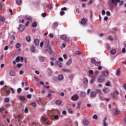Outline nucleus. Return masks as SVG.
Returning a JSON list of instances; mask_svg holds the SVG:
<instances>
[{
	"label": "nucleus",
	"instance_id": "nucleus-1",
	"mask_svg": "<svg viewBox=\"0 0 126 126\" xmlns=\"http://www.w3.org/2000/svg\"><path fill=\"white\" fill-rule=\"evenodd\" d=\"M104 81H105V76L101 75L97 78V82L98 83H103Z\"/></svg>",
	"mask_w": 126,
	"mask_h": 126
},
{
	"label": "nucleus",
	"instance_id": "nucleus-2",
	"mask_svg": "<svg viewBox=\"0 0 126 126\" xmlns=\"http://www.w3.org/2000/svg\"><path fill=\"white\" fill-rule=\"evenodd\" d=\"M71 99L72 101H77L79 99V96L78 94H75L71 97Z\"/></svg>",
	"mask_w": 126,
	"mask_h": 126
},
{
	"label": "nucleus",
	"instance_id": "nucleus-3",
	"mask_svg": "<svg viewBox=\"0 0 126 126\" xmlns=\"http://www.w3.org/2000/svg\"><path fill=\"white\" fill-rule=\"evenodd\" d=\"M25 29V27L24 25H19L18 27V30L20 32H23L24 31V30Z\"/></svg>",
	"mask_w": 126,
	"mask_h": 126
},
{
	"label": "nucleus",
	"instance_id": "nucleus-4",
	"mask_svg": "<svg viewBox=\"0 0 126 126\" xmlns=\"http://www.w3.org/2000/svg\"><path fill=\"white\" fill-rule=\"evenodd\" d=\"M90 96H91V98H95V97H96V96H97L96 92L95 91L91 92Z\"/></svg>",
	"mask_w": 126,
	"mask_h": 126
},
{
	"label": "nucleus",
	"instance_id": "nucleus-5",
	"mask_svg": "<svg viewBox=\"0 0 126 126\" xmlns=\"http://www.w3.org/2000/svg\"><path fill=\"white\" fill-rule=\"evenodd\" d=\"M19 98L20 100H21V101H26V96H25L19 95Z\"/></svg>",
	"mask_w": 126,
	"mask_h": 126
},
{
	"label": "nucleus",
	"instance_id": "nucleus-6",
	"mask_svg": "<svg viewBox=\"0 0 126 126\" xmlns=\"http://www.w3.org/2000/svg\"><path fill=\"white\" fill-rule=\"evenodd\" d=\"M57 26H59V23L56 22H55L53 25V26H52V28L53 29H56V28H57Z\"/></svg>",
	"mask_w": 126,
	"mask_h": 126
},
{
	"label": "nucleus",
	"instance_id": "nucleus-7",
	"mask_svg": "<svg viewBox=\"0 0 126 126\" xmlns=\"http://www.w3.org/2000/svg\"><path fill=\"white\" fill-rule=\"evenodd\" d=\"M34 43L35 46H39V44H40V41L38 39H34Z\"/></svg>",
	"mask_w": 126,
	"mask_h": 126
},
{
	"label": "nucleus",
	"instance_id": "nucleus-8",
	"mask_svg": "<svg viewBox=\"0 0 126 126\" xmlns=\"http://www.w3.org/2000/svg\"><path fill=\"white\" fill-rule=\"evenodd\" d=\"M102 74L103 76H106V77H108L109 76V72L107 71H104L102 72Z\"/></svg>",
	"mask_w": 126,
	"mask_h": 126
},
{
	"label": "nucleus",
	"instance_id": "nucleus-9",
	"mask_svg": "<svg viewBox=\"0 0 126 126\" xmlns=\"http://www.w3.org/2000/svg\"><path fill=\"white\" fill-rule=\"evenodd\" d=\"M9 74L11 76H15L16 75L15 71H14V70H11L9 72Z\"/></svg>",
	"mask_w": 126,
	"mask_h": 126
},
{
	"label": "nucleus",
	"instance_id": "nucleus-10",
	"mask_svg": "<svg viewBox=\"0 0 126 126\" xmlns=\"http://www.w3.org/2000/svg\"><path fill=\"white\" fill-rule=\"evenodd\" d=\"M80 95L81 97H82V98H84V97L86 96V93H85V92H81L80 93Z\"/></svg>",
	"mask_w": 126,
	"mask_h": 126
},
{
	"label": "nucleus",
	"instance_id": "nucleus-11",
	"mask_svg": "<svg viewBox=\"0 0 126 126\" xmlns=\"http://www.w3.org/2000/svg\"><path fill=\"white\" fill-rule=\"evenodd\" d=\"M25 19V20H28L29 21H32V17L29 16H26Z\"/></svg>",
	"mask_w": 126,
	"mask_h": 126
},
{
	"label": "nucleus",
	"instance_id": "nucleus-12",
	"mask_svg": "<svg viewBox=\"0 0 126 126\" xmlns=\"http://www.w3.org/2000/svg\"><path fill=\"white\" fill-rule=\"evenodd\" d=\"M55 103H56V105H62L63 101L61 100L58 99V100H56Z\"/></svg>",
	"mask_w": 126,
	"mask_h": 126
},
{
	"label": "nucleus",
	"instance_id": "nucleus-13",
	"mask_svg": "<svg viewBox=\"0 0 126 126\" xmlns=\"http://www.w3.org/2000/svg\"><path fill=\"white\" fill-rule=\"evenodd\" d=\"M83 124H84V126H88V125H89V122H88V120H84Z\"/></svg>",
	"mask_w": 126,
	"mask_h": 126
},
{
	"label": "nucleus",
	"instance_id": "nucleus-14",
	"mask_svg": "<svg viewBox=\"0 0 126 126\" xmlns=\"http://www.w3.org/2000/svg\"><path fill=\"white\" fill-rule=\"evenodd\" d=\"M83 83L85 85L88 84V79L86 78H84L83 80Z\"/></svg>",
	"mask_w": 126,
	"mask_h": 126
},
{
	"label": "nucleus",
	"instance_id": "nucleus-15",
	"mask_svg": "<svg viewBox=\"0 0 126 126\" xmlns=\"http://www.w3.org/2000/svg\"><path fill=\"white\" fill-rule=\"evenodd\" d=\"M60 38L61 40H64L65 41V39H66V35L65 34L62 35H61Z\"/></svg>",
	"mask_w": 126,
	"mask_h": 126
},
{
	"label": "nucleus",
	"instance_id": "nucleus-16",
	"mask_svg": "<svg viewBox=\"0 0 126 126\" xmlns=\"http://www.w3.org/2000/svg\"><path fill=\"white\" fill-rule=\"evenodd\" d=\"M96 94H98L99 95H102V92H101V90L99 89H96L95 90Z\"/></svg>",
	"mask_w": 126,
	"mask_h": 126
},
{
	"label": "nucleus",
	"instance_id": "nucleus-17",
	"mask_svg": "<svg viewBox=\"0 0 126 126\" xmlns=\"http://www.w3.org/2000/svg\"><path fill=\"white\" fill-rule=\"evenodd\" d=\"M46 7H47V8H48L50 10L53 9V4L50 3L49 4L47 5Z\"/></svg>",
	"mask_w": 126,
	"mask_h": 126
},
{
	"label": "nucleus",
	"instance_id": "nucleus-18",
	"mask_svg": "<svg viewBox=\"0 0 126 126\" xmlns=\"http://www.w3.org/2000/svg\"><path fill=\"white\" fill-rule=\"evenodd\" d=\"M31 51L32 52V53H35V51H36V48H35V46H32L31 47Z\"/></svg>",
	"mask_w": 126,
	"mask_h": 126
},
{
	"label": "nucleus",
	"instance_id": "nucleus-19",
	"mask_svg": "<svg viewBox=\"0 0 126 126\" xmlns=\"http://www.w3.org/2000/svg\"><path fill=\"white\" fill-rule=\"evenodd\" d=\"M121 113V111L118 109V108L115 109L114 114L115 115H119V114Z\"/></svg>",
	"mask_w": 126,
	"mask_h": 126
},
{
	"label": "nucleus",
	"instance_id": "nucleus-20",
	"mask_svg": "<svg viewBox=\"0 0 126 126\" xmlns=\"http://www.w3.org/2000/svg\"><path fill=\"white\" fill-rule=\"evenodd\" d=\"M58 80H60V81L62 80H63V75H59V76H58Z\"/></svg>",
	"mask_w": 126,
	"mask_h": 126
},
{
	"label": "nucleus",
	"instance_id": "nucleus-21",
	"mask_svg": "<svg viewBox=\"0 0 126 126\" xmlns=\"http://www.w3.org/2000/svg\"><path fill=\"white\" fill-rule=\"evenodd\" d=\"M120 74H121V69H120V68H119L116 70V75H117V76H119V75H120Z\"/></svg>",
	"mask_w": 126,
	"mask_h": 126
},
{
	"label": "nucleus",
	"instance_id": "nucleus-22",
	"mask_svg": "<svg viewBox=\"0 0 126 126\" xmlns=\"http://www.w3.org/2000/svg\"><path fill=\"white\" fill-rule=\"evenodd\" d=\"M87 21V19L84 18L81 21V24H85V23H86Z\"/></svg>",
	"mask_w": 126,
	"mask_h": 126
},
{
	"label": "nucleus",
	"instance_id": "nucleus-23",
	"mask_svg": "<svg viewBox=\"0 0 126 126\" xmlns=\"http://www.w3.org/2000/svg\"><path fill=\"white\" fill-rule=\"evenodd\" d=\"M106 121H107V117H105L104 118V120H103V125H104V126H108V124H107V123H106Z\"/></svg>",
	"mask_w": 126,
	"mask_h": 126
},
{
	"label": "nucleus",
	"instance_id": "nucleus-24",
	"mask_svg": "<svg viewBox=\"0 0 126 126\" xmlns=\"http://www.w3.org/2000/svg\"><path fill=\"white\" fill-rule=\"evenodd\" d=\"M70 41H71V38H70L69 37H68V38L66 37V39H65L64 42L65 43H69V42H70Z\"/></svg>",
	"mask_w": 126,
	"mask_h": 126
},
{
	"label": "nucleus",
	"instance_id": "nucleus-25",
	"mask_svg": "<svg viewBox=\"0 0 126 126\" xmlns=\"http://www.w3.org/2000/svg\"><path fill=\"white\" fill-rule=\"evenodd\" d=\"M62 71H63L64 72H70V70L68 69L62 68Z\"/></svg>",
	"mask_w": 126,
	"mask_h": 126
},
{
	"label": "nucleus",
	"instance_id": "nucleus-26",
	"mask_svg": "<svg viewBox=\"0 0 126 126\" xmlns=\"http://www.w3.org/2000/svg\"><path fill=\"white\" fill-rule=\"evenodd\" d=\"M111 95L113 98V99H117V98L118 97V95H116V94H115L114 93H111Z\"/></svg>",
	"mask_w": 126,
	"mask_h": 126
},
{
	"label": "nucleus",
	"instance_id": "nucleus-27",
	"mask_svg": "<svg viewBox=\"0 0 126 126\" xmlns=\"http://www.w3.org/2000/svg\"><path fill=\"white\" fill-rule=\"evenodd\" d=\"M44 42L45 45V47H46V48H48V46H49V41L48 40H45Z\"/></svg>",
	"mask_w": 126,
	"mask_h": 126
},
{
	"label": "nucleus",
	"instance_id": "nucleus-28",
	"mask_svg": "<svg viewBox=\"0 0 126 126\" xmlns=\"http://www.w3.org/2000/svg\"><path fill=\"white\" fill-rule=\"evenodd\" d=\"M116 51L115 49H112L110 51V53L111 54V55H115V54H116Z\"/></svg>",
	"mask_w": 126,
	"mask_h": 126
},
{
	"label": "nucleus",
	"instance_id": "nucleus-29",
	"mask_svg": "<svg viewBox=\"0 0 126 126\" xmlns=\"http://www.w3.org/2000/svg\"><path fill=\"white\" fill-rule=\"evenodd\" d=\"M21 47V44H20V43H17L15 45V48L16 49H19V48Z\"/></svg>",
	"mask_w": 126,
	"mask_h": 126
},
{
	"label": "nucleus",
	"instance_id": "nucleus-30",
	"mask_svg": "<svg viewBox=\"0 0 126 126\" xmlns=\"http://www.w3.org/2000/svg\"><path fill=\"white\" fill-rule=\"evenodd\" d=\"M91 62L92 63H93V64H94L96 63V60H95V58H92L91 60Z\"/></svg>",
	"mask_w": 126,
	"mask_h": 126
},
{
	"label": "nucleus",
	"instance_id": "nucleus-31",
	"mask_svg": "<svg viewBox=\"0 0 126 126\" xmlns=\"http://www.w3.org/2000/svg\"><path fill=\"white\" fill-rule=\"evenodd\" d=\"M71 63H72V60L71 59H69L68 62L66 63V64L67 65H69V64H70Z\"/></svg>",
	"mask_w": 126,
	"mask_h": 126
},
{
	"label": "nucleus",
	"instance_id": "nucleus-32",
	"mask_svg": "<svg viewBox=\"0 0 126 126\" xmlns=\"http://www.w3.org/2000/svg\"><path fill=\"white\" fill-rule=\"evenodd\" d=\"M32 26L33 28H35V27H37V23L36 22H33L32 24Z\"/></svg>",
	"mask_w": 126,
	"mask_h": 126
},
{
	"label": "nucleus",
	"instance_id": "nucleus-33",
	"mask_svg": "<svg viewBox=\"0 0 126 126\" xmlns=\"http://www.w3.org/2000/svg\"><path fill=\"white\" fill-rule=\"evenodd\" d=\"M109 9H110V10H113L114 9V4H110Z\"/></svg>",
	"mask_w": 126,
	"mask_h": 126
},
{
	"label": "nucleus",
	"instance_id": "nucleus-34",
	"mask_svg": "<svg viewBox=\"0 0 126 126\" xmlns=\"http://www.w3.org/2000/svg\"><path fill=\"white\" fill-rule=\"evenodd\" d=\"M56 63L59 65V67H63V64L60 61H57L56 62Z\"/></svg>",
	"mask_w": 126,
	"mask_h": 126
},
{
	"label": "nucleus",
	"instance_id": "nucleus-35",
	"mask_svg": "<svg viewBox=\"0 0 126 126\" xmlns=\"http://www.w3.org/2000/svg\"><path fill=\"white\" fill-rule=\"evenodd\" d=\"M39 60L40 61V62H44V61H45V58L41 56L39 57Z\"/></svg>",
	"mask_w": 126,
	"mask_h": 126
},
{
	"label": "nucleus",
	"instance_id": "nucleus-36",
	"mask_svg": "<svg viewBox=\"0 0 126 126\" xmlns=\"http://www.w3.org/2000/svg\"><path fill=\"white\" fill-rule=\"evenodd\" d=\"M42 121L43 123V124H44L46 122H47V118L43 117L42 118Z\"/></svg>",
	"mask_w": 126,
	"mask_h": 126
},
{
	"label": "nucleus",
	"instance_id": "nucleus-37",
	"mask_svg": "<svg viewBox=\"0 0 126 126\" xmlns=\"http://www.w3.org/2000/svg\"><path fill=\"white\" fill-rule=\"evenodd\" d=\"M16 2L17 4H18V5H20V4H21V3H22V2L21 1V0H17L16 1Z\"/></svg>",
	"mask_w": 126,
	"mask_h": 126
},
{
	"label": "nucleus",
	"instance_id": "nucleus-38",
	"mask_svg": "<svg viewBox=\"0 0 126 126\" xmlns=\"http://www.w3.org/2000/svg\"><path fill=\"white\" fill-rule=\"evenodd\" d=\"M0 20L2 22H4V21H5V19H4V17L3 16H1L0 17Z\"/></svg>",
	"mask_w": 126,
	"mask_h": 126
},
{
	"label": "nucleus",
	"instance_id": "nucleus-39",
	"mask_svg": "<svg viewBox=\"0 0 126 126\" xmlns=\"http://www.w3.org/2000/svg\"><path fill=\"white\" fill-rule=\"evenodd\" d=\"M26 40L27 42H30L31 41V37L30 36H28L26 37Z\"/></svg>",
	"mask_w": 126,
	"mask_h": 126
},
{
	"label": "nucleus",
	"instance_id": "nucleus-40",
	"mask_svg": "<svg viewBox=\"0 0 126 126\" xmlns=\"http://www.w3.org/2000/svg\"><path fill=\"white\" fill-rule=\"evenodd\" d=\"M103 91L105 93H108V92H109L110 90H109V89H103Z\"/></svg>",
	"mask_w": 126,
	"mask_h": 126
},
{
	"label": "nucleus",
	"instance_id": "nucleus-41",
	"mask_svg": "<svg viewBox=\"0 0 126 126\" xmlns=\"http://www.w3.org/2000/svg\"><path fill=\"white\" fill-rule=\"evenodd\" d=\"M94 64L96 66H99V65H101V63H100V62H95Z\"/></svg>",
	"mask_w": 126,
	"mask_h": 126
},
{
	"label": "nucleus",
	"instance_id": "nucleus-42",
	"mask_svg": "<svg viewBox=\"0 0 126 126\" xmlns=\"http://www.w3.org/2000/svg\"><path fill=\"white\" fill-rule=\"evenodd\" d=\"M111 2L112 3H115L116 1L117 2H120V0H111Z\"/></svg>",
	"mask_w": 126,
	"mask_h": 126
},
{
	"label": "nucleus",
	"instance_id": "nucleus-43",
	"mask_svg": "<svg viewBox=\"0 0 126 126\" xmlns=\"http://www.w3.org/2000/svg\"><path fill=\"white\" fill-rule=\"evenodd\" d=\"M15 61H16V63H19V62L20 61V57H17L16 58Z\"/></svg>",
	"mask_w": 126,
	"mask_h": 126
},
{
	"label": "nucleus",
	"instance_id": "nucleus-44",
	"mask_svg": "<svg viewBox=\"0 0 126 126\" xmlns=\"http://www.w3.org/2000/svg\"><path fill=\"white\" fill-rule=\"evenodd\" d=\"M5 108L4 107H1L0 108V113H2V112H3V111H5Z\"/></svg>",
	"mask_w": 126,
	"mask_h": 126
},
{
	"label": "nucleus",
	"instance_id": "nucleus-45",
	"mask_svg": "<svg viewBox=\"0 0 126 126\" xmlns=\"http://www.w3.org/2000/svg\"><path fill=\"white\" fill-rule=\"evenodd\" d=\"M68 112L69 114H72L73 113V112L72 111V109L71 108H69L68 109Z\"/></svg>",
	"mask_w": 126,
	"mask_h": 126
},
{
	"label": "nucleus",
	"instance_id": "nucleus-46",
	"mask_svg": "<svg viewBox=\"0 0 126 126\" xmlns=\"http://www.w3.org/2000/svg\"><path fill=\"white\" fill-rule=\"evenodd\" d=\"M108 39L109 40H110V41H114V38H113V36H112V35H110L108 37Z\"/></svg>",
	"mask_w": 126,
	"mask_h": 126
},
{
	"label": "nucleus",
	"instance_id": "nucleus-47",
	"mask_svg": "<svg viewBox=\"0 0 126 126\" xmlns=\"http://www.w3.org/2000/svg\"><path fill=\"white\" fill-rule=\"evenodd\" d=\"M94 81H95V78L93 77L91 80V82H90L91 84H92V83H93Z\"/></svg>",
	"mask_w": 126,
	"mask_h": 126
},
{
	"label": "nucleus",
	"instance_id": "nucleus-48",
	"mask_svg": "<svg viewBox=\"0 0 126 126\" xmlns=\"http://www.w3.org/2000/svg\"><path fill=\"white\" fill-rule=\"evenodd\" d=\"M4 101L5 102V103H8V102H9V98L8 97H6L4 99Z\"/></svg>",
	"mask_w": 126,
	"mask_h": 126
},
{
	"label": "nucleus",
	"instance_id": "nucleus-49",
	"mask_svg": "<svg viewBox=\"0 0 126 126\" xmlns=\"http://www.w3.org/2000/svg\"><path fill=\"white\" fill-rule=\"evenodd\" d=\"M93 119H94V120H97V119H98V116H97V115H94L93 116Z\"/></svg>",
	"mask_w": 126,
	"mask_h": 126
},
{
	"label": "nucleus",
	"instance_id": "nucleus-50",
	"mask_svg": "<svg viewBox=\"0 0 126 126\" xmlns=\"http://www.w3.org/2000/svg\"><path fill=\"white\" fill-rule=\"evenodd\" d=\"M21 91H22V89L21 88H19L17 89L18 94H20V92H21Z\"/></svg>",
	"mask_w": 126,
	"mask_h": 126
},
{
	"label": "nucleus",
	"instance_id": "nucleus-51",
	"mask_svg": "<svg viewBox=\"0 0 126 126\" xmlns=\"http://www.w3.org/2000/svg\"><path fill=\"white\" fill-rule=\"evenodd\" d=\"M29 111H28V107H26L25 109V111L24 112L26 113V114H28Z\"/></svg>",
	"mask_w": 126,
	"mask_h": 126
},
{
	"label": "nucleus",
	"instance_id": "nucleus-52",
	"mask_svg": "<svg viewBox=\"0 0 126 126\" xmlns=\"http://www.w3.org/2000/svg\"><path fill=\"white\" fill-rule=\"evenodd\" d=\"M106 86H111V83H110V82H107L106 84H105Z\"/></svg>",
	"mask_w": 126,
	"mask_h": 126
},
{
	"label": "nucleus",
	"instance_id": "nucleus-53",
	"mask_svg": "<svg viewBox=\"0 0 126 126\" xmlns=\"http://www.w3.org/2000/svg\"><path fill=\"white\" fill-rule=\"evenodd\" d=\"M17 67L20 68V67H21L22 66V64H21V63H18L17 64Z\"/></svg>",
	"mask_w": 126,
	"mask_h": 126
},
{
	"label": "nucleus",
	"instance_id": "nucleus-54",
	"mask_svg": "<svg viewBox=\"0 0 126 126\" xmlns=\"http://www.w3.org/2000/svg\"><path fill=\"white\" fill-rule=\"evenodd\" d=\"M42 17H46L47 16V14L46 13H42Z\"/></svg>",
	"mask_w": 126,
	"mask_h": 126
},
{
	"label": "nucleus",
	"instance_id": "nucleus-55",
	"mask_svg": "<svg viewBox=\"0 0 126 126\" xmlns=\"http://www.w3.org/2000/svg\"><path fill=\"white\" fill-rule=\"evenodd\" d=\"M64 13H65V12H64V11H62L60 12V15H61V16H63V15H64Z\"/></svg>",
	"mask_w": 126,
	"mask_h": 126
},
{
	"label": "nucleus",
	"instance_id": "nucleus-56",
	"mask_svg": "<svg viewBox=\"0 0 126 126\" xmlns=\"http://www.w3.org/2000/svg\"><path fill=\"white\" fill-rule=\"evenodd\" d=\"M100 100H102L103 101L106 100V98H105V97L104 96H100Z\"/></svg>",
	"mask_w": 126,
	"mask_h": 126
},
{
	"label": "nucleus",
	"instance_id": "nucleus-57",
	"mask_svg": "<svg viewBox=\"0 0 126 126\" xmlns=\"http://www.w3.org/2000/svg\"><path fill=\"white\" fill-rule=\"evenodd\" d=\"M0 10H2V2L0 3Z\"/></svg>",
	"mask_w": 126,
	"mask_h": 126
},
{
	"label": "nucleus",
	"instance_id": "nucleus-58",
	"mask_svg": "<svg viewBox=\"0 0 126 126\" xmlns=\"http://www.w3.org/2000/svg\"><path fill=\"white\" fill-rule=\"evenodd\" d=\"M61 10L62 11H63V10H64L65 11H66V10H67L66 7H64L62 8L61 9Z\"/></svg>",
	"mask_w": 126,
	"mask_h": 126
},
{
	"label": "nucleus",
	"instance_id": "nucleus-59",
	"mask_svg": "<svg viewBox=\"0 0 126 126\" xmlns=\"http://www.w3.org/2000/svg\"><path fill=\"white\" fill-rule=\"evenodd\" d=\"M50 38H54V34L53 33H50L49 34Z\"/></svg>",
	"mask_w": 126,
	"mask_h": 126
},
{
	"label": "nucleus",
	"instance_id": "nucleus-60",
	"mask_svg": "<svg viewBox=\"0 0 126 126\" xmlns=\"http://www.w3.org/2000/svg\"><path fill=\"white\" fill-rule=\"evenodd\" d=\"M119 5L122 6L124 4V1L121 0L120 1Z\"/></svg>",
	"mask_w": 126,
	"mask_h": 126
},
{
	"label": "nucleus",
	"instance_id": "nucleus-61",
	"mask_svg": "<svg viewBox=\"0 0 126 126\" xmlns=\"http://www.w3.org/2000/svg\"><path fill=\"white\" fill-rule=\"evenodd\" d=\"M106 15H107V16H110L111 15V13L110 12V11L106 12Z\"/></svg>",
	"mask_w": 126,
	"mask_h": 126
},
{
	"label": "nucleus",
	"instance_id": "nucleus-62",
	"mask_svg": "<svg viewBox=\"0 0 126 126\" xmlns=\"http://www.w3.org/2000/svg\"><path fill=\"white\" fill-rule=\"evenodd\" d=\"M32 107H34L35 108V107H36V106H37V105L36 104V103L32 102Z\"/></svg>",
	"mask_w": 126,
	"mask_h": 126
},
{
	"label": "nucleus",
	"instance_id": "nucleus-63",
	"mask_svg": "<svg viewBox=\"0 0 126 126\" xmlns=\"http://www.w3.org/2000/svg\"><path fill=\"white\" fill-rule=\"evenodd\" d=\"M47 49H48L49 51H50V52H52V47H51L50 45H48V48H47Z\"/></svg>",
	"mask_w": 126,
	"mask_h": 126
},
{
	"label": "nucleus",
	"instance_id": "nucleus-64",
	"mask_svg": "<svg viewBox=\"0 0 126 126\" xmlns=\"http://www.w3.org/2000/svg\"><path fill=\"white\" fill-rule=\"evenodd\" d=\"M44 124V125H50V124H51V123L50 122V121H48Z\"/></svg>",
	"mask_w": 126,
	"mask_h": 126
}]
</instances>
